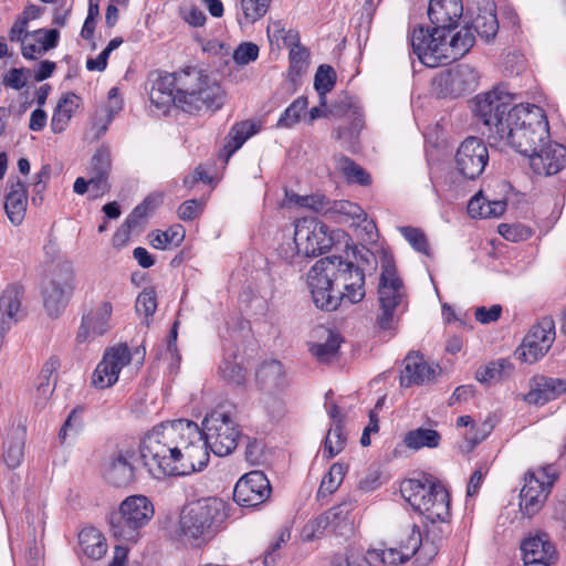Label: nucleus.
Instances as JSON below:
<instances>
[{
  "label": "nucleus",
  "mask_w": 566,
  "mask_h": 566,
  "mask_svg": "<svg viewBox=\"0 0 566 566\" xmlns=\"http://www.w3.org/2000/svg\"><path fill=\"white\" fill-rule=\"evenodd\" d=\"M209 449L197 423L178 419L154 428L144 437L139 459L155 479L188 475L207 467Z\"/></svg>",
  "instance_id": "nucleus-1"
},
{
  "label": "nucleus",
  "mask_w": 566,
  "mask_h": 566,
  "mask_svg": "<svg viewBox=\"0 0 566 566\" xmlns=\"http://www.w3.org/2000/svg\"><path fill=\"white\" fill-rule=\"evenodd\" d=\"M462 14L461 0H430L428 17L434 28L430 31L419 27L411 34L412 52L423 65L448 64L470 51L475 36L469 25L454 31Z\"/></svg>",
  "instance_id": "nucleus-2"
},
{
  "label": "nucleus",
  "mask_w": 566,
  "mask_h": 566,
  "mask_svg": "<svg viewBox=\"0 0 566 566\" xmlns=\"http://www.w3.org/2000/svg\"><path fill=\"white\" fill-rule=\"evenodd\" d=\"M509 122L511 125L501 130L496 146H510L527 157L551 138L546 114L537 105H516Z\"/></svg>",
  "instance_id": "nucleus-3"
},
{
  "label": "nucleus",
  "mask_w": 566,
  "mask_h": 566,
  "mask_svg": "<svg viewBox=\"0 0 566 566\" xmlns=\"http://www.w3.org/2000/svg\"><path fill=\"white\" fill-rule=\"evenodd\" d=\"M224 102L220 84L203 71L189 67L177 72L176 106L187 113L219 109Z\"/></svg>",
  "instance_id": "nucleus-4"
},
{
  "label": "nucleus",
  "mask_w": 566,
  "mask_h": 566,
  "mask_svg": "<svg viewBox=\"0 0 566 566\" xmlns=\"http://www.w3.org/2000/svg\"><path fill=\"white\" fill-rule=\"evenodd\" d=\"M228 516V504L223 500L200 499L182 510L180 531L189 541L205 543L217 534Z\"/></svg>",
  "instance_id": "nucleus-5"
},
{
  "label": "nucleus",
  "mask_w": 566,
  "mask_h": 566,
  "mask_svg": "<svg viewBox=\"0 0 566 566\" xmlns=\"http://www.w3.org/2000/svg\"><path fill=\"white\" fill-rule=\"evenodd\" d=\"M400 492L410 506L431 523L448 521L449 493L441 484L409 479L401 483Z\"/></svg>",
  "instance_id": "nucleus-6"
},
{
  "label": "nucleus",
  "mask_w": 566,
  "mask_h": 566,
  "mask_svg": "<svg viewBox=\"0 0 566 566\" xmlns=\"http://www.w3.org/2000/svg\"><path fill=\"white\" fill-rule=\"evenodd\" d=\"M155 509L145 495L127 496L116 512L109 515L111 534L117 541L136 543L144 528L154 517Z\"/></svg>",
  "instance_id": "nucleus-7"
},
{
  "label": "nucleus",
  "mask_w": 566,
  "mask_h": 566,
  "mask_svg": "<svg viewBox=\"0 0 566 566\" xmlns=\"http://www.w3.org/2000/svg\"><path fill=\"white\" fill-rule=\"evenodd\" d=\"M516 105H513V95L502 87L479 94L472 102V112L484 126L488 127V137L495 145L511 124L509 118Z\"/></svg>",
  "instance_id": "nucleus-8"
},
{
  "label": "nucleus",
  "mask_w": 566,
  "mask_h": 566,
  "mask_svg": "<svg viewBox=\"0 0 566 566\" xmlns=\"http://www.w3.org/2000/svg\"><path fill=\"white\" fill-rule=\"evenodd\" d=\"M202 426L209 448L216 455L226 457L237 448L241 432L230 407H216L205 417Z\"/></svg>",
  "instance_id": "nucleus-9"
},
{
  "label": "nucleus",
  "mask_w": 566,
  "mask_h": 566,
  "mask_svg": "<svg viewBox=\"0 0 566 566\" xmlns=\"http://www.w3.org/2000/svg\"><path fill=\"white\" fill-rule=\"evenodd\" d=\"M337 269L329 259H319L311 268L307 275L308 289L316 307L325 311H335L343 303L340 290L335 289V276Z\"/></svg>",
  "instance_id": "nucleus-10"
},
{
  "label": "nucleus",
  "mask_w": 566,
  "mask_h": 566,
  "mask_svg": "<svg viewBox=\"0 0 566 566\" xmlns=\"http://www.w3.org/2000/svg\"><path fill=\"white\" fill-rule=\"evenodd\" d=\"M556 476L553 465L541 467L525 473L520 494V509L525 516L532 517L542 510Z\"/></svg>",
  "instance_id": "nucleus-11"
},
{
  "label": "nucleus",
  "mask_w": 566,
  "mask_h": 566,
  "mask_svg": "<svg viewBox=\"0 0 566 566\" xmlns=\"http://www.w3.org/2000/svg\"><path fill=\"white\" fill-rule=\"evenodd\" d=\"M74 273L70 263L55 265L51 279L43 287V305L51 317H57L65 308L73 291Z\"/></svg>",
  "instance_id": "nucleus-12"
},
{
  "label": "nucleus",
  "mask_w": 566,
  "mask_h": 566,
  "mask_svg": "<svg viewBox=\"0 0 566 566\" xmlns=\"http://www.w3.org/2000/svg\"><path fill=\"white\" fill-rule=\"evenodd\" d=\"M294 244L305 256L326 252L333 245V237L323 222L314 218H303L295 222Z\"/></svg>",
  "instance_id": "nucleus-13"
},
{
  "label": "nucleus",
  "mask_w": 566,
  "mask_h": 566,
  "mask_svg": "<svg viewBox=\"0 0 566 566\" xmlns=\"http://www.w3.org/2000/svg\"><path fill=\"white\" fill-rule=\"evenodd\" d=\"M337 269L334 282L343 285L340 291L344 303L356 304L365 297L364 271L352 262L344 261L340 256H326Z\"/></svg>",
  "instance_id": "nucleus-14"
},
{
  "label": "nucleus",
  "mask_w": 566,
  "mask_h": 566,
  "mask_svg": "<svg viewBox=\"0 0 566 566\" xmlns=\"http://www.w3.org/2000/svg\"><path fill=\"white\" fill-rule=\"evenodd\" d=\"M380 279L378 285V301L380 307H399L405 297L406 289L397 274V269L391 255L382 252L380 258Z\"/></svg>",
  "instance_id": "nucleus-15"
},
{
  "label": "nucleus",
  "mask_w": 566,
  "mask_h": 566,
  "mask_svg": "<svg viewBox=\"0 0 566 566\" xmlns=\"http://www.w3.org/2000/svg\"><path fill=\"white\" fill-rule=\"evenodd\" d=\"M489 150L478 137H468L461 143L455 154V167L464 178L475 179L485 169Z\"/></svg>",
  "instance_id": "nucleus-16"
},
{
  "label": "nucleus",
  "mask_w": 566,
  "mask_h": 566,
  "mask_svg": "<svg viewBox=\"0 0 566 566\" xmlns=\"http://www.w3.org/2000/svg\"><path fill=\"white\" fill-rule=\"evenodd\" d=\"M554 339V322L551 318H544L525 336L518 349V357L525 363L533 364L548 352Z\"/></svg>",
  "instance_id": "nucleus-17"
},
{
  "label": "nucleus",
  "mask_w": 566,
  "mask_h": 566,
  "mask_svg": "<svg viewBox=\"0 0 566 566\" xmlns=\"http://www.w3.org/2000/svg\"><path fill=\"white\" fill-rule=\"evenodd\" d=\"M271 493L268 478L261 471H251L239 479L234 486L233 500L245 507L258 506Z\"/></svg>",
  "instance_id": "nucleus-18"
},
{
  "label": "nucleus",
  "mask_w": 566,
  "mask_h": 566,
  "mask_svg": "<svg viewBox=\"0 0 566 566\" xmlns=\"http://www.w3.org/2000/svg\"><path fill=\"white\" fill-rule=\"evenodd\" d=\"M525 565L551 566L557 559V551L549 535L542 531L530 533L521 543Z\"/></svg>",
  "instance_id": "nucleus-19"
},
{
  "label": "nucleus",
  "mask_w": 566,
  "mask_h": 566,
  "mask_svg": "<svg viewBox=\"0 0 566 566\" xmlns=\"http://www.w3.org/2000/svg\"><path fill=\"white\" fill-rule=\"evenodd\" d=\"M533 171L542 176H552L563 169L566 164V148L548 138L547 143L527 156Z\"/></svg>",
  "instance_id": "nucleus-20"
},
{
  "label": "nucleus",
  "mask_w": 566,
  "mask_h": 566,
  "mask_svg": "<svg viewBox=\"0 0 566 566\" xmlns=\"http://www.w3.org/2000/svg\"><path fill=\"white\" fill-rule=\"evenodd\" d=\"M113 305L103 301L83 315L76 339L80 343L102 336L112 328Z\"/></svg>",
  "instance_id": "nucleus-21"
},
{
  "label": "nucleus",
  "mask_w": 566,
  "mask_h": 566,
  "mask_svg": "<svg viewBox=\"0 0 566 566\" xmlns=\"http://www.w3.org/2000/svg\"><path fill=\"white\" fill-rule=\"evenodd\" d=\"M136 453L132 450H119L109 457L104 468L107 483L122 488L135 481Z\"/></svg>",
  "instance_id": "nucleus-22"
},
{
  "label": "nucleus",
  "mask_w": 566,
  "mask_h": 566,
  "mask_svg": "<svg viewBox=\"0 0 566 566\" xmlns=\"http://www.w3.org/2000/svg\"><path fill=\"white\" fill-rule=\"evenodd\" d=\"M566 392V380L558 378L534 377L530 391L524 396L528 403L542 406Z\"/></svg>",
  "instance_id": "nucleus-23"
},
{
  "label": "nucleus",
  "mask_w": 566,
  "mask_h": 566,
  "mask_svg": "<svg viewBox=\"0 0 566 566\" xmlns=\"http://www.w3.org/2000/svg\"><path fill=\"white\" fill-rule=\"evenodd\" d=\"M28 207V191L24 182L20 179H10L8 190L4 195V211L9 221L13 226H20L24 218Z\"/></svg>",
  "instance_id": "nucleus-24"
},
{
  "label": "nucleus",
  "mask_w": 566,
  "mask_h": 566,
  "mask_svg": "<svg viewBox=\"0 0 566 566\" xmlns=\"http://www.w3.org/2000/svg\"><path fill=\"white\" fill-rule=\"evenodd\" d=\"M60 33L55 29H39L23 36L21 51L22 55L29 60H35L42 56L46 51L56 46Z\"/></svg>",
  "instance_id": "nucleus-25"
},
{
  "label": "nucleus",
  "mask_w": 566,
  "mask_h": 566,
  "mask_svg": "<svg viewBox=\"0 0 566 566\" xmlns=\"http://www.w3.org/2000/svg\"><path fill=\"white\" fill-rule=\"evenodd\" d=\"M434 369L428 365L421 355L410 353L403 360L400 385L405 387L422 385L430 381L434 377Z\"/></svg>",
  "instance_id": "nucleus-26"
},
{
  "label": "nucleus",
  "mask_w": 566,
  "mask_h": 566,
  "mask_svg": "<svg viewBox=\"0 0 566 566\" xmlns=\"http://www.w3.org/2000/svg\"><path fill=\"white\" fill-rule=\"evenodd\" d=\"M342 106L344 107V115L349 119V123L336 128L334 135L344 146L352 147L363 129L364 118L360 109L353 106L349 101L342 102Z\"/></svg>",
  "instance_id": "nucleus-27"
},
{
  "label": "nucleus",
  "mask_w": 566,
  "mask_h": 566,
  "mask_svg": "<svg viewBox=\"0 0 566 566\" xmlns=\"http://www.w3.org/2000/svg\"><path fill=\"white\" fill-rule=\"evenodd\" d=\"M417 545V538H406L403 528H401L397 535L396 545L382 549L379 557L387 566H398L409 560L416 554Z\"/></svg>",
  "instance_id": "nucleus-28"
},
{
  "label": "nucleus",
  "mask_w": 566,
  "mask_h": 566,
  "mask_svg": "<svg viewBox=\"0 0 566 566\" xmlns=\"http://www.w3.org/2000/svg\"><path fill=\"white\" fill-rule=\"evenodd\" d=\"M177 93V72L166 74L157 78L149 92V98L153 105L160 111H166L171 104L176 105Z\"/></svg>",
  "instance_id": "nucleus-29"
},
{
  "label": "nucleus",
  "mask_w": 566,
  "mask_h": 566,
  "mask_svg": "<svg viewBox=\"0 0 566 566\" xmlns=\"http://www.w3.org/2000/svg\"><path fill=\"white\" fill-rule=\"evenodd\" d=\"M258 379L268 395L281 391L287 386L284 368L277 360L264 363L258 371Z\"/></svg>",
  "instance_id": "nucleus-30"
},
{
  "label": "nucleus",
  "mask_w": 566,
  "mask_h": 566,
  "mask_svg": "<svg viewBox=\"0 0 566 566\" xmlns=\"http://www.w3.org/2000/svg\"><path fill=\"white\" fill-rule=\"evenodd\" d=\"M483 8L479 9V13L472 20L469 27L485 41L493 39L499 30V22L495 14V4L492 0H483Z\"/></svg>",
  "instance_id": "nucleus-31"
},
{
  "label": "nucleus",
  "mask_w": 566,
  "mask_h": 566,
  "mask_svg": "<svg viewBox=\"0 0 566 566\" xmlns=\"http://www.w3.org/2000/svg\"><path fill=\"white\" fill-rule=\"evenodd\" d=\"M80 107V97L73 93L63 96L53 113L51 119V129L54 134L63 133L77 108Z\"/></svg>",
  "instance_id": "nucleus-32"
},
{
  "label": "nucleus",
  "mask_w": 566,
  "mask_h": 566,
  "mask_svg": "<svg viewBox=\"0 0 566 566\" xmlns=\"http://www.w3.org/2000/svg\"><path fill=\"white\" fill-rule=\"evenodd\" d=\"M506 202L504 200H492L478 192L468 203V213L472 218H496L504 213Z\"/></svg>",
  "instance_id": "nucleus-33"
},
{
  "label": "nucleus",
  "mask_w": 566,
  "mask_h": 566,
  "mask_svg": "<svg viewBox=\"0 0 566 566\" xmlns=\"http://www.w3.org/2000/svg\"><path fill=\"white\" fill-rule=\"evenodd\" d=\"M403 446L412 451L437 449L441 443V434L431 428L419 427L403 436Z\"/></svg>",
  "instance_id": "nucleus-34"
},
{
  "label": "nucleus",
  "mask_w": 566,
  "mask_h": 566,
  "mask_svg": "<svg viewBox=\"0 0 566 566\" xmlns=\"http://www.w3.org/2000/svg\"><path fill=\"white\" fill-rule=\"evenodd\" d=\"M22 291L18 286H8L0 297V315L7 317L10 323H17L24 316L21 306Z\"/></svg>",
  "instance_id": "nucleus-35"
},
{
  "label": "nucleus",
  "mask_w": 566,
  "mask_h": 566,
  "mask_svg": "<svg viewBox=\"0 0 566 566\" xmlns=\"http://www.w3.org/2000/svg\"><path fill=\"white\" fill-rule=\"evenodd\" d=\"M80 545L85 555L93 559H99L104 556L107 545L103 534L94 528L86 527L78 534Z\"/></svg>",
  "instance_id": "nucleus-36"
},
{
  "label": "nucleus",
  "mask_w": 566,
  "mask_h": 566,
  "mask_svg": "<svg viewBox=\"0 0 566 566\" xmlns=\"http://www.w3.org/2000/svg\"><path fill=\"white\" fill-rule=\"evenodd\" d=\"M403 535L406 538H417V552L413 556H416L419 564L424 565L437 555V544L428 538L423 539L419 527L415 523H409L403 527Z\"/></svg>",
  "instance_id": "nucleus-37"
},
{
  "label": "nucleus",
  "mask_w": 566,
  "mask_h": 566,
  "mask_svg": "<svg viewBox=\"0 0 566 566\" xmlns=\"http://www.w3.org/2000/svg\"><path fill=\"white\" fill-rule=\"evenodd\" d=\"M316 334L324 337L323 343H313L310 346V350L321 361L329 360L339 348V336L329 329L319 327L316 329Z\"/></svg>",
  "instance_id": "nucleus-38"
},
{
  "label": "nucleus",
  "mask_w": 566,
  "mask_h": 566,
  "mask_svg": "<svg viewBox=\"0 0 566 566\" xmlns=\"http://www.w3.org/2000/svg\"><path fill=\"white\" fill-rule=\"evenodd\" d=\"M259 130L260 125L255 122L244 120L235 124L231 128L229 133V140L224 146V150L228 153V156H231L239 148H241L247 139L256 134Z\"/></svg>",
  "instance_id": "nucleus-39"
},
{
  "label": "nucleus",
  "mask_w": 566,
  "mask_h": 566,
  "mask_svg": "<svg viewBox=\"0 0 566 566\" xmlns=\"http://www.w3.org/2000/svg\"><path fill=\"white\" fill-rule=\"evenodd\" d=\"M336 168L345 176L348 182H356L361 186L370 184V176L350 158L337 155L334 157Z\"/></svg>",
  "instance_id": "nucleus-40"
},
{
  "label": "nucleus",
  "mask_w": 566,
  "mask_h": 566,
  "mask_svg": "<svg viewBox=\"0 0 566 566\" xmlns=\"http://www.w3.org/2000/svg\"><path fill=\"white\" fill-rule=\"evenodd\" d=\"M512 370L513 365L507 359L501 358L480 368L475 374V378L483 384L499 381L507 377Z\"/></svg>",
  "instance_id": "nucleus-41"
},
{
  "label": "nucleus",
  "mask_w": 566,
  "mask_h": 566,
  "mask_svg": "<svg viewBox=\"0 0 566 566\" xmlns=\"http://www.w3.org/2000/svg\"><path fill=\"white\" fill-rule=\"evenodd\" d=\"M478 73L469 65H459L449 73V84L458 93L474 88Z\"/></svg>",
  "instance_id": "nucleus-42"
},
{
  "label": "nucleus",
  "mask_w": 566,
  "mask_h": 566,
  "mask_svg": "<svg viewBox=\"0 0 566 566\" xmlns=\"http://www.w3.org/2000/svg\"><path fill=\"white\" fill-rule=\"evenodd\" d=\"M185 238V230L176 224L166 231H155L149 235V242L153 248L166 250L169 245H179Z\"/></svg>",
  "instance_id": "nucleus-43"
},
{
  "label": "nucleus",
  "mask_w": 566,
  "mask_h": 566,
  "mask_svg": "<svg viewBox=\"0 0 566 566\" xmlns=\"http://www.w3.org/2000/svg\"><path fill=\"white\" fill-rule=\"evenodd\" d=\"M347 468L343 463H334L329 471L323 476L317 491L318 497H325L333 494L342 484Z\"/></svg>",
  "instance_id": "nucleus-44"
},
{
  "label": "nucleus",
  "mask_w": 566,
  "mask_h": 566,
  "mask_svg": "<svg viewBox=\"0 0 566 566\" xmlns=\"http://www.w3.org/2000/svg\"><path fill=\"white\" fill-rule=\"evenodd\" d=\"M271 0H241L242 14L238 17L239 24H250L260 20L268 11Z\"/></svg>",
  "instance_id": "nucleus-45"
},
{
  "label": "nucleus",
  "mask_w": 566,
  "mask_h": 566,
  "mask_svg": "<svg viewBox=\"0 0 566 566\" xmlns=\"http://www.w3.org/2000/svg\"><path fill=\"white\" fill-rule=\"evenodd\" d=\"M336 82V74L332 66L321 65L315 74L314 86L319 95V105H326V94L333 90Z\"/></svg>",
  "instance_id": "nucleus-46"
},
{
  "label": "nucleus",
  "mask_w": 566,
  "mask_h": 566,
  "mask_svg": "<svg viewBox=\"0 0 566 566\" xmlns=\"http://www.w3.org/2000/svg\"><path fill=\"white\" fill-rule=\"evenodd\" d=\"M103 360L111 369L115 370L117 378L122 369L132 360L129 348L125 344H119L107 349L103 356Z\"/></svg>",
  "instance_id": "nucleus-47"
},
{
  "label": "nucleus",
  "mask_w": 566,
  "mask_h": 566,
  "mask_svg": "<svg viewBox=\"0 0 566 566\" xmlns=\"http://www.w3.org/2000/svg\"><path fill=\"white\" fill-rule=\"evenodd\" d=\"M136 313L139 316L145 317L146 325H149V318L154 315L157 310V296L154 289H145L143 290L137 298L135 304Z\"/></svg>",
  "instance_id": "nucleus-48"
},
{
  "label": "nucleus",
  "mask_w": 566,
  "mask_h": 566,
  "mask_svg": "<svg viewBox=\"0 0 566 566\" xmlns=\"http://www.w3.org/2000/svg\"><path fill=\"white\" fill-rule=\"evenodd\" d=\"M346 444V436L337 423L332 427L325 438L323 453L327 458H334L343 451Z\"/></svg>",
  "instance_id": "nucleus-49"
},
{
  "label": "nucleus",
  "mask_w": 566,
  "mask_h": 566,
  "mask_svg": "<svg viewBox=\"0 0 566 566\" xmlns=\"http://www.w3.org/2000/svg\"><path fill=\"white\" fill-rule=\"evenodd\" d=\"M307 98L305 96L297 97L281 115L276 126L280 128H291L298 123L301 114L307 107Z\"/></svg>",
  "instance_id": "nucleus-50"
},
{
  "label": "nucleus",
  "mask_w": 566,
  "mask_h": 566,
  "mask_svg": "<svg viewBox=\"0 0 566 566\" xmlns=\"http://www.w3.org/2000/svg\"><path fill=\"white\" fill-rule=\"evenodd\" d=\"M353 511L352 503H342L336 505L328 511L325 512L326 516L332 525V530H343L347 526H352L353 520L350 518V513Z\"/></svg>",
  "instance_id": "nucleus-51"
},
{
  "label": "nucleus",
  "mask_w": 566,
  "mask_h": 566,
  "mask_svg": "<svg viewBox=\"0 0 566 566\" xmlns=\"http://www.w3.org/2000/svg\"><path fill=\"white\" fill-rule=\"evenodd\" d=\"M401 235L406 241L419 253L429 255V243L424 232L419 228L401 227L399 228Z\"/></svg>",
  "instance_id": "nucleus-52"
},
{
  "label": "nucleus",
  "mask_w": 566,
  "mask_h": 566,
  "mask_svg": "<svg viewBox=\"0 0 566 566\" xmlns=\"http://www.w3.org/2000/svg\"><path fill=\"white\" fill-rule=\"evenodd\" d=\"M220 375L224 380L234 386H243L245 382L244 369L234 360L224 358L219 367Z\"/></svg>",
  "instance_id": "nucleus-53"
},
{
  "label": "nucleus",
  "mask_w": 566,
  "mask_h": 566,
  "mask_svg": "<svg viewBox=\"0 0 566 566\" xmlns=\"http://www.w3.org/2000/svg\"><path fill=\"white\" fill-rule=\"evenodd\" d=\"M117 380L118 378L115 375V370H113V368L111 369V367L102 359L92 376V384L94 387L98 389H106L115 385Z\"/></svg>",
  "instance_id": "nucleus-54"
},
{
  "label": "nucleus",
  "mask_w": 566,
  "mask_h": 566,
  "mask_svg": "<svg viewBox=\"0 0 566 566\" xmlns=\"http://www.w3.org/2000/svg\"><path fill=\"white\" fill-rule=\"evenodd\" d=\"M291 538V530L287 526H283L277 531L276 537L270 544L268 551L264 554V565L273 566L277 560L276 552L285 545Z\"/></svg>",
  "instance_id": "nucleus-55"
},
{
  "label": "nucleus",
  "mask_w": 566,
  "mask_h": 566,
  "mask_svg": "<svg viewBox=\"0 0 566 566\" xmlns=\"http://www.w3.org/2000/svg\"><path fill=\"white\" fill-rule=\"evenodd\" d=\"M497 231L505 240L512 242L525 241L532 237L531 229L521 223H501Z\"/></svg>",
  "instance_id": "nucleus-56"
},
{
  "label": "nucleus",
  "mask_w": 566,
  "mask_h": 566,
  "mask_svg": "<svg viewBox=\"0 0 566 566\" xmlns=\"http://www.w3.org/2000/svg\"><path fill=\"white\" fill-rule=\"evenodd\" d=\"M284 207H303L313 210H318L323 206V198L317 196H300L292 191H285V198L283 200Z\"/></svg>",
  "instance_id": "nucleus-57"
},
{
  "label": "nucleus",
  "mask_w": 566,
  "mask_h": 566,
  "mask_svg": "<svg viewBox=\"0 0 566 566\" xmlns=\"http://www.w3.org/2000/svg\"><path fill=\"white\" fill-rule=\"evenodd\" d=\"M259 46L252 42H242L232 53V59L238 65H248L259 57Z\"/></svg>",
  "instance_id": "nucleus-58"
},
{
  "label": "nucleus",
  "mask_w": 566,
  "mask_h": 566,
  "mask_svg": "<svg viewBox=\"0 0 566 566\" xmlns=\"http://www.w3.org/2000/svg\"><path fill=\"white\" fill-rule=\"evenodd\" d=\"M112 168L111 151L106 147L96 150L91 163V174L109 175Z\"/></svg>",
  "instance_id": "nucleus-59"
},
{
  "label": "nucleus",
  "mask_w": 566,
  "mask_h": 566,
  "mask_svg": "<svg viewBox=\"0 0 566 566\" xmlns=\"http://www.w3.org/2000/svg\"><path fill=\"white\" fill-rule=\"evenodd\" d=\"M328 528H332L331 522L326 514H322L315 520L308 522L303 528V537L306 541H313L318 538Z\"/></svg>",
  "instance_id": "nucleus-60"
},
{
  "label": "nucleus",
  "mask_w": 566,
  "mask_h": 566,
  "mask_svg": "<svg viewBox=\"0 0 566 566\" xmlns=\"http://www.w3.org/2000/svg\"><path fill=\"white\" fill-rule=\"evenodd\" d=\"M333 210L336 213L348 217L355 221L364 220L366 217L364 210L357 203L347 200L335 202Z\"/></svg>",
  "instance_id": "nucleus-61"
},
{
  "label": "nucleus",
  "mask_w": 566,
  "mask_h": 566,
  "mask_svg": "<svg viewBox=\"0 0 566 566\" xmlns=\"http://www.w3.org/2000/svg\"><path fill=\"white\" fill-rule=\"evenodd\" d=\"M205 202L196 199L187 200L178 208V218L182 221H191L200 216L203 210Z\"/></svg>",
  "instance_id": "nucleus-62"
},
{
  "label": "nucleus",
  "mask_w": 566,
  "mask_h": 566,
  "mask_svg": "<svg viewBox=\"0 0 566 566\" xmlns=\"http://www.w3.org/2000/svg\"><path fill=\"white\" fill-rule=\"evenodd\" d=\"M24 454V442L22 439H18L15 441H12L4 452V461L7 462L8 467L10 468H17L20 465Z\"/></svg>",
  "instance_id": "nucleus-63"
},
{
  "label": "nucleus",
  "mask_w": 566,
  "mask_h": 566,
  "mask_svg": "<svg viewBox=\"0 0 566 566\" xmlns=\"http://www.w3.org/2000/svg\"><path fill=\"white\" fill-rule=\"evenodd\" d=\"M82 428V420L77 412L73 410L66 420L64 421L60 432H59V439L64 442L67 437L75 436L78 433V431Z\"/></svg>",
  "instance_id": "nucleus-64"
}]
</instances>
